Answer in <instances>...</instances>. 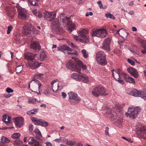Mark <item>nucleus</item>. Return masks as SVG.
I'll use <instances>...</instances> for the list:
<instances>
[{
	"label": "nucleus",
	"mask_w": 146,
	"mask_h": 146,
	"mask_svg": "<svg viewBox=\"0 0 146 146\" xmlns=\"http://www.w3.org/2000/svg\"><path fill=\"white\" fill-rule=\"evenodd\" d=\"M31 84L33 88L35 90L36 88L37 87V85L38 86V89H40V87L42 86V84L40 83V82L35 79H33L29 84L28 88H30V84Z\"/></svg>",
	"instance_id": "14"
},
{
	"label": "nucleus",
	"mask_w": 146,
	"mask_h": 146,
	"mask_svg": "<svg viewBox=\"0 0 146 146\" xmlns=\"http://www.w3.org/2000/svg\"><path fill=\"white\" fill-rule=\"evenodd\" d=\"M69 54H74L75 55H77V52L76 51V50H72V52H71L70 53H69Z\"/></svg>",
	"instance_id": "61"
},
{
	"label": "nucleus",
	"mask_w": 146,
	"mask_h": 146,
	"mask_svg": "<svg viewBox=\"0 0 146 146\" xmlns=\"http://www.w3.org/2000/svg\"><path fill=\"white\" fill-rule=\"evenodd\" d=\"M61 94L62 96L64 98H65L66 97V94L65 93L62 92H61Z\"/></svg>",
	"instance_id": "59"
},
{
	"label": "nucleus",
	"mask_w": 146,
	"mask_h": 146,
	"mask_svg": "<svg viewBox=\"0 0 146 146\" xmlns=\"http://www.w3.org/2000/svg\"><path fill=\"white\" fill-rule=\"evenodd\" d=\"M38 108L35 109L27 111V113L28 115L35 114H36L38 111Z\"/></svg>",
	"instance_id": "32"
},
{
	"label": "nucleus",
	"mask_w": 146,
	"mask_h": 146,
	"mask_svg": "<svg viewBox=\"0 0 146 146\" xmlns=\"http://www.w3.org/2000/svg\"><path fill=\"white\" fill-rule=\"evenodd\" d=\"M6 92L8 93H12L13 92V90L9 87H7L6 90Z\"/></svg>",
	"instance_id": "50"
},
{
	"label": "nucleus",
	"mask_w": 146,
	"mask_h": 146,
	"mask_svg": "<svg viewBox=\"0 0 146 146\" xmlns=\"http://www.w3.org/2000/svg\"><path fill=\"white\" fill-rule=\"evenodd\" d=\"M14 40L17 43L19 42L20 40L21 37L18 34L15 36L13 37Z\"/></svg>",
	"instance_id": "38"
},
{
	"label": "nucleus",
	"mask_w": 146,
	"mask_h": 146,
	"mask_svg": "<svg viewBox=\"0 0 146 146\" xmlns=\"http://www.w3.org/2000/svg\"><path fill=\"white\" fill-rule=\"evenodd\" d=\"M37 17L38 18H41L42 17V15L41 13L40 12H39L38 13V14L37 15Z\"/></svg>",
	"instance_id": "63"
},
{
	"label": "nucleus",
	"mask_w": 146,
	"mask_h": 146,
	"mask_svg": "<svg viewBox=\"0 0 146 146\" xmlns=\"http://www.w3.org/2000/svg\"><path fill=\"white\" fill-rule=\"evenodd\" d=\"M80 75L81 74L80 73L79 74L76 73H74L72 74L71 77L72 78L76 80L79 81Z\"/></svg>",
	"instance_id": "31"
},
{
	"label": "nucleus",
	"mask_w": 146,
	"mask_h": 146,
	"mask_svg": "<svg viewBox=\"0 0 146 146\" xmlns=\"http://www.w3.org/2000/svg\"><path fill=\"white\" fill-rule=\"evenodd\" d=\"M112 76L116 80L119 79L121 75H123L124 76L125 74L119 68L115 70H112Z\"/></svg>",
	"instance_id": "15"
},
{
	"label": "nucleus",
	"mask_w": 146,
	"mask_h": 146,
	"mask_svg": "<svg viewBox=\"0 0 146 146\" xmlns=\"http://www.w3.org/2000/svg\"><path fill=\"white\" fill-rule=\"evenodd\" d=\"M33 126L32 125L30 124L29 126V129L30 131H32L33 130Z\"/></svg>",
	"instance_id": "57"
},
{
	"label": "nucleus",
	"mask_w": 146,
	"mask_h": 146,
	"mask_svg": "<svg viewBox=\"0 0 146 146\" xmlns=\"http://www.w3.org/2000/svg\"><path fill=\"white\" fill-rule=\"evenodd\" d=\"M146 131L145 129L143 128H140L139 130H138L137 133L138 134L140 133V137H143V134L145 133H146Z\"/></svg>",
	"instance_id": "34"
},
{
	"label": "nucleus",
	"mask_w": 146,
	"mask_h": 146,
	"mask_svg": "<svg viewBox=\"0 0 146 146\" xmlns=\"http://www.w3.org/2000/svg\"><path fill=\"white\" fill-rule=\"evenodd\" d=\"M32 146H42V145L38 141H37Z\"/></svg>",
	"instance_id": "53"
},
{
	"label": "nucleus",
	"mask_w": 146,
	"mask_h": 146,
	"mask_svg": "<svg viewBox=\"0 0 146 146\" xmlns=\"http://www.w3.org/2000/svg\"><path fill=\"white\" fill-rule=\"evenodd\" d=\"M13 29V27L11 26H9L8 27L7 31V34H9L10 33L11 31Z\"/></svg>",
	"instance_id": "52"
},
{
	"label": "nucleus",
	"mask_w": 146,
	"mask_h": 146,
	"mask_svg": "<svg viewBox=\"0 0 146 146\" xmlns=\"http://www.w3.org/2000/svg\"><path fill=\"white\" fill-rule=\"evenodd\" d=\"M23 66L21 65L19 66H18L16 68V71L17 73H19L21 72L23 70Z\"/></svg>",
	"instance_id": "41"
},
{
	"label": "nucleus",
	"mask_w": 146,
	"mask_h": 146,
	"mask_svg": "<svg viewBox=\"0 0 146 146\" xmlns=\"http://www.w3.org/2000/svg\"><path fill=\"white\" fill-rule=\"evenodd\" d=\"M105 16L108 18L111 19H115V17L112 14L110 13H107L105 14Z\"/></svg>",
	"instance_id": "43"
},
{
	"label": "nucleus",
	"mask_w": 146,
	"mask_h": 146,
	"mask_svg": "<svg viewBox=\"0 0 146 146\" xmlns=\"http://www.w3.org/2000/svg\"><path fill=\"white\" fill-rule=\"evenodd\" d=\"M40 125L42 127H47L48 125V123L44 120L41 119Z\"/></svg>",
	"instance_id": "37"
},
{
	"label": "nucleus",
	"mask_w": 146,
	"mask_h": 146,
	"mask_svg": "<svg viewBox=\"0 0 146 146\" xmlns=\"http://www.w3.org/2000/svg\"><path fill=\"white\" fill-rule=\"evenodd\" d=\"M57 81H58L57 79L53 80L50 84V86L48 87L46 90H44V93L46 95H49L51 93L52 90L54 92H56L57 91V90H55V89H54L53 87V84Z\"/></svg>",
	"instance_id": "16"
},
{
	"label": "nucleus",
	"mask_w": 146,
	"mask_h": 146,
	"mask_svg": "<svg viewBox=\"0 0 146 146\" xmlns=\"http://www.w3.org/2000/svg\"><path fill=\"white\" fill-rule=\"evenodd\" d=\"M139 97H140L141 98L146 100V93L144 92H140L139 96Z\"/></svg>",
	"instance_id": "40"
},
{
	"label": "nucleus",
	"mask_w": 146,
	"mask_h": 146,
	"mask_svg": "<svg viewBox=\"0 0 146 146\" xmlns=\"http://www.w3.org/2000/svg\"><path fill=\"white\" fill-rule=\"evenodd\" d=\"M127 71L135 78H137L139 76L138 72L135 69L132 67L129 68L127 69Z\"/></svg>",
	"instance_id": "19"
},
{
	"label": "nucleus",
	"mask_w": 146,
	"mask_h": 146,
	"mask_svg": "<svg viewBox=\"0 0 146 146\" xmlns=\"http://www.w3.org/2000/svg\"><path fill=\"white\" fill-rule=\"evenodd\" d=\"M60 19L62 20L63 23L64 24L66 23V21H67L68 30L70 32H72L74 29L75 26L74 24L72 23V22L70 21V17H66L65 15L63 13H60Z\"/></svg>",
	"instance_id": "6"
},
{
	"label": "nucleus",
	"mask_w": 146,
	"mask_h": 146,
	"mask_svg": "<svg viewBox=\"0 0 146 146\" xmlns=\"http://www.w3.org/2000/svg\"><path fill=\"white\" fill-rule=\"evenodd\" d=\"M11 10L10 6H7L5 8V10L7 12V14H8V15L11 18H12L14 17V14L13 13H12L10 11Z\"/></svg>",
	"instance_id": "28"
},
{
	"label": "nucleus",
	"mask_w": 146,
	"mask_h": 146,
	"mask_svg": "<svg viewBox=\"0 0 146 146\" xmlns=\"http://www.w3.org/2000/svg\"><path fill=\"white\" fill-rule=\"evenodd\" d=\"M51 26L54 32L59 35L64 33V31L60 26V23L58 20L56 19L52 23Z\"/></svg>",
	"instance_id": "8"
},
{
	"label": "nucleus",
	"mask_w": 146,
	"mask_h": 146,
	"mask_svg": "<svg viewBox=\"0 0 146 146\" xmlns=\"http://www.w3.org/2000/svg\"><path fill=\"white\" fill-rule=\"evenodd\" d=\"M81 74L79 78V81H81L86 83L88 81V78L85 74H82L81 73H79Z\"/></svg>",
	"instance_id": "23"
},
{
	"label": "nucleus",
	"mask_w": 146,
	"mask_h": 146,
	"mask_svg": "<svg viewBox=\"0 0 146 146\" xmlns=\"http://www.w3.org/2000/svg\"><path fill=\"white\" fill-rule=\"evenodd\" d=\"M2 120L6 124H8L9 123H10L11 118L9 116H7L6 115H4L3 116Z\"/></svg>",
	"instance_id": "26"
},
{
	"label": "nucleus",
	"mask_w": 146,
	"mask_h": 146,
	"mask_svg": "<svg viewBox=\"0 0 146 146\" xmlns=\"http://www.w3.org/2000/svg\"><path fill=\"white\" fill-rule=\"evenodd\" d=\"M46 54L44 51H41L40 54L37 57L38 60L40 61H44V59L46 57Z\"/></svg>",
	"instance_id": "24"
},
{
	"label": "nucleus",
	"mask_w": 146,
	"mask_h": 146,
	"mask_svg": "<svg viewBox=\"0 0 146 146\" xmlns=\"http://www.w3.org/2000/svg\"><path fill=\"white\" fill-rule=\"evenodd\" d=\"M31 120L35 125H40L41 119H38L35 117H32Z\"/></svg>",
	"instance_id": "30"
},
{
	"label": "nucleus",
	"mask_w": 146,
	"mask_h": 146,
	"mask_svg": "<svg viewBox=\"0 0 146 146\" xmlns=\"http://www.w3.org/2000/svg\"><path fill=\"white\" fill-rule=\"evenodd\" d=\"M36 54L30 52H27L24 55L25 58L28 60V64L32 69H36L39 66V63L35 59Z\"/></svg>",
	"instance_id": "2"
},
{
	"label": "nucleus",
	"mask_w": 146,
	"mask_h": 146,
	"mask_svg": "<svg viewBox=\"0 0 146 146\" xmlns=\"http://www.w3.org/2000/svg\"><path fill=\"white\" fill-rule=\"evenodd\" d=\"M44 18L45 19L50 21H52L56 18V13L54 11L51 12L46 11L44 13Z\"/></svg>",
	"instance_id": "11"
},
{
	"label": "nucleus",
	"mask_w": 146,
	"mask_h": 146,
	"mask_svg": "<svg viewBox=\"0 0 146 146\" xmlns=\"http://www.w3.org/2000/svg\"><path fill=\"white\" fill-rule=\"evenodd\" d=\"M91 34L93 37L97 36L100 38H105L107 35L106 31L104 29L95 31L92 30Z\"/></svg>",
	"instance_id": "9"
},
{
	"label": "nucleus",
	"mask_w": 146,
	"mask_h": 146,
	"mask_svg": "<svg viewBox=\"0 0 146 146\" xmlns=\"http://www.w3.org/2000/svg\"><path fill=\"white\" fill-rule=\"evenodd\" d=\"M36 102V100L35 98L29 99L28 101V103L30 104H34Z\"/></svg>",
	"instance_id": "46"
},
{
	"label": "nucleus",
	"mask_w": 146,
	"mask_h": 146,
	"mask_svg": "<svg viewBox=\"0 0 146 146\" xmlns=\"http://www.w3.org/2000/svg\"><path fill=\"white\" fill-rule=\"evenodd\" d=\"M93 15V13L92 12H90L89 13L87 12L86 14V16L87 17L89 16V15L92 16Z\"/></svg>",
	"instance_id": "62"
},
{
	"label": "nucleus",
	"mask_w": 146,
	"mask_h": 146,
	"mask_svg": "<svg viewBox=\"0 0 146 146\" xmlns=\"http://www.w3.org/2000/svg\"><path fill=\"white\" fill-rule=\"evenodd\" d=\"M1 140L4 144L10 141V140L8 138L4 136L1 137Z\"/></svg>",
	"instance_id": "35"
},
{
	"label": "nucleus",
	"mask_w": 146,
	"mask_h": 146,
	"mask_svg": "<svg viewBox=\"0 0 146 146\" xmlns=\"http://www.w3.org/2000/svg\"><path fill=\"white\" fill-rule=\"evenodd\" d=\"M40 106L41 107L43 108H45L46 107V105L44 104H42L40 105Z\"/></svg>",
	"instance_id": "64"
},
{
	"label": "nucleus",
	"mask_w": 146,
	"mask_h": 146,
	"mask_svg": "<svg viewBox=\"0 0 146 146\" xmlns=\"http://www.w3.org/2000/svg\"><path fill=\"white\" fill-rule=\"evenodd\" d=\"M31 48L35 50H38L40 49V47L38 42L33 41L31 43Z\"/></svg>",
	"instance_id": "21"
},
{
	"label": "nucleus",
	"mask_w": 146,
	"mask_h": 146,
	"mask_svg": "<svg viewBox=\"0 0 146 146\" xmlns=\"http://www.w3.org/2000/svg\"><path fill=\"white\" fill-rule=\"evenodd\" d=\"M37 140L35 139V138H34L32 137H30L28 139V143L30 145L32 146L36 142Z\"/></svg>",
	"instance_id": "29"
},
{
	"label": "nucleus",
	"mask_w": 146,
	"mask_h": 146,
	"mask_svg": "<svg viewBox=\"0 0 146 146\" xmlns=\"http://www.w3.org/2000/svg\"><path fill=\"white\" fill-rule=\"evenodd\" d=\"M115 108L116 109H118L119 110H120L122 109V106L120 104H117L115 105Z\"/></svg>",
	"instance_id": "51"
},
{
	"label": "nucleus",
	"mask_w": 146,
	"mask_h": 146,
	"mask_svg": "<svg viewBox=\"0 0 146 146\" xmlns=\"http://www.w3.org/2000/svg\"><path fill=\"white\" fill-rule=\"evenodd\" d=\"M116 121H117V122L119 124H121L123 122V119L122 118H119L118 119H117Z\"/></svg>",
	"instance_id": "58"
},
{
	"label": "nucleus",
	"mask_w": 146,
	"mask_h": 146,
	"mask_svg": "<svg viewBox=\"0 0 146 146\" xmlns=\"http://www.w3.org/2000/svg\"><path fill=\"white\" fill-rule=\"evenodd\" d=\"M67 46L66 45H62L58 47V50L61 51H63L64 50H66Z\"/></svg>",
	"instance_id": "36"
},
{
	"label": "nucleus",
	"mask_w": 146,
	"mask_h": 146,
	"mask_svg": "<svg viewBox=\"0 0 146 146\" xmlns=\"http://www.w3.org/2000/svg\"><path fill=\"white\" fill-rule=\"evenodd\" d=\"M88 32L87 29H83L79 31V36H74V38L76 40L83 43L88 42L89 41V36H86L85 34Z\"/></svg>",
	"instance_id": "3"
},
{
	"label": "nucleus",
	"mask_w": 146,
	"mask_h": 146,
	"mask_svg": "<svg viewBox=\"0 0 146 146\" xmlns=\"http://www.w3.org/2000/svg\"><path fill=\"white\" fill-rule=\"evenodd\" d=\"M110 42L111 39L110 38H106L103 43L102 48L103 49L109 51Z\"/></svg>",
	"instance_id": "17"
},
{
	"label": "nucleus",
	"mask_w": 146,
	"mask_h": 146,
	"mask_svg": "<svg viewBox=\"0 0 146 146\" xmlns=\"http://www.w3.org/2000/svg\"><path fill=\"white\" fill-rule=\"evenodd\" d=\"M116 81L122 84H124V82L123 80L121 79V77L119 78L118 79L116 80Z\"/></svg>",
	"instance_id": "56"
},
{
	"label": "nucleus",
	"mask_w": 146,
	"mask_h": 146,
	"mask_svg": "<svg viewBox=\"0 0 146 146\" xmlns=\"http://www.w3.org/2000/svg\"><path fill=\"white\" fill-rule=\"evenodd\" d=\"M124 77L125 80L126 82L135 84V81L133 78L129 76V75H126L125 74H124Z\"/></svg>",
	"instance_id": "20"
},
{
	"label": "nucleus",
	"mask_w": 146,
	"mask_h": 146,
	"mask_svg": "<svg viewBox=\"0 0 146 146\" xmlns=\"http://www.w3.org/2000/svg\"><path fill=\"white\" fill-rule=\"evenodd\" d=\"M58 82V83L57 86L58 88L56 89L57 90V91L58 89L59 90H61L64 86V84L61 81H59Z\"/></svg>",
	"instance_id": "39"
},
{
	"label": "nucleus",
	"mask_w": 146,
	"mask_h": 146,
	"mask_svg": "<svg viewBox=\"0 0 146 146\" xmlns=\"http://www.w3.org/2000/svg\"><path fill=\"white\" fill-rule=\"evenodd\" d=\"M33 26L31 25H28L25 26L23 27V33L26 35L32 34L33 33Z\"/></svg>",
	"instance_id": "12"
},
{
	"label": "nucleus",
	"mask_w": 146,
	"mask_h": 146,
	"mask_svg": "<svg viewBox=\"0 0 146 146\" xmlns=\"http://www.w3.org/2000/svg\"><path fill=\"white\" fill-rule=\"evenodd\" d=\"M141 110L140 108L137 107L135 108H129L128 109L129 113H125V115L126 117H129L133 119L135 118L137 115L138 113Z\"/></svg>",
	"instance_id": "7"
},
{
	"label": "nucleus",
	"mask_w": 146,
	"mask_h": 146,
	"mask_svg": "<svg viewBox=\"0 0 146 146\" xmlns=\"http://www.w3.org/2000/svg\"><path fill=\"white\" fill-rule=\"evenodd\" d=\"M33 13L36 16L37 14V10L35 9L32 11Z\"/></svg>",
	"instance_id": "60"
},
{
	"label": "nucleus",
	"mask_w": 146,
	"mask_h": 146,
	"mask_svg": "<svg viewBox=\"0 0 146 146\" xmlns=\"http://www.w3.org/2000/svg\"><path fill=\"white\" fill-rule=\"evenodd\" d=\"M109 128L108 127H107L106 128V130L105 131V135H107L108 136H109Z\"/></svg>",
	"instance_id": "55"
},
{
	"label": "nucleus",
	"mask_w": 146,
	"mask_h": 146,
	"mask_svg": "<svg viewBox=\"0 0 146 146\" xmlns=\"http://www.w3.org/2000/svg\"><path fill=\"white\" fill-rule=\"evenodd\" d=\"M13 144L15 146H22L23 142L20 140L17 139L14 141Z\"/></svg>",
	"instance_id": "33"
},
{
	"label": "nucleus",
	"mask_w": 146,
	"mask_h": 146,
	"mask_svg": "<svg viewBox=\"0 0 146 146\" xmlns=\"http://www.w3.org/2000/svg\"><path fill=\"white\" fill-rule=\"evenodd\" d=\"M116 33L123 38H124L125 37H126L127 34L126 31L123 29H121L117 31Z\"/></svg>",
	"instance_id": "22"
},
{
	"label": "nucleus",
	"mask_w": 146,
	"mask_h": 146,
	"mask_svg": "<svg viewBox=\"0 0 146 146\" xmlns=\"http://www.w3.org/2000/svg\"><path fill=\"white\" fill-rule=\"evenodd\" d=\"M121 138L126 140L128 142L132 143V141L131 140V139L129 138H127L124 137H121Z\"/></svg>",
	"instance_id": "49"
},
{
	"label": "nucleus",
	"mask_w": 146,
	"mask_h": 146,
	"mask_svg": "<svg viewBox=\"0 0 146 146\" xmlns=\"http://www.w3.org/2000/svg\"><path fill=\"white\" fill-rule=\"evenodd\" d=\"M34 132L35 133L36 137L39 140H41V139L42 137V135L39 129L38 128H36L34 129Z\"/></svg>",
	"instance_id": "25"
},
{
	"label": "nucleus",
	"mask_w": 146,
	"mask_h": 146,
	"mask_svg": "<svg viewBox=\"0 0 146 146\" xmlns=\"http://www.w3.org/2000/svg\"><path fill=\"white\" fill-rule=\"evenodd\" d=\"M127 61L130 64H131V65H132L133 66L135 65V63L132 60L129 59H127Z\"/></svg>",
	"instance_id": "54"
},
{
	"label": "nucleus",
	"mask_w": 146,
	"mask_h": 146,
	"mask_svg": "<svg viewBox=\"0 0 146 146\" xmlns=\"http://www.w3.org/2000/svg\"><path fill=\"white\" fill-rule=\"evenodd\" d=\"M81 52L82 54L83 57L84 58H86L88 57V55L85 49H83L82 50Z\"/></svg>",
	"instance_id": "45"
},
{
	"label": "nucleus",
	"mask_w": 146,
	"mask_h": 146,
	"mask_svg": "<svg viewBox=\"0 0 146 146\" xmlns=\"http://www.w3.org/2000/svg\"><path fill=\"white\" fill-rule=\"evenodd\" d=\"M68 94L70 100V102L71 104H77L80 100V98L78 97L77 94L75 93L71 92Z\"/></svg>",
	"instance_id": "10"
},
{
	"label": "nucleus",
	"mask_w": 146,
	"mask_h": 146,
	"mask_svg": "<svg viewBox=\"0 0 146 146\" xmlns=\"http://www.w3.org/2000/svg\"><path fill=\"white\" fill-rule=\"evenodd\" d=\"M96 59L98 64L104 66L107 64L106 54L103 51L98 52L96 54Z\"/></svg>",
	"instance_id": "5"
},
{
	"label": "nucleus",
	"mask_w": 146,
	"mask_h": 146,
	"mask_svg": "<svg viewBox=\"0 0 146 146\" xmlns=\"http://www.w3.org/2000/svg\"><path fill=\"white\" fill-rule=\"evenodd\" d=\"M30 3V4L33 6L37 5V3H36L35 1H32V0H27Z\"/></svg>",
	"instance_id": "48"
},
{
	"label": "nucleus",
	"mask_w": 146,
	"mask_h": 146,
	"mask_svg": "<svg viewBox=\"0 0 146 146\" xmlns=\"http://www.w3.org/2000/svg\"><path fill=\"white\" fill-rule=\"evenodd\" d=\"M140 92L135 89H134L130 91L129 94L134 96L139 97V96Z\"/></svg>",
	"instance_id": "27"
},
{
	"label": "nucleus",
	"mask_w": 146,
	"mask_h": 146,
	"mask_svg": "<svg viewBox=\"0 0 146 146\" xmlns=\"http://www.w3.org/2000/svg\"><path fill=\"white\" fill-rule=\"evenodd\" d=\"M20 135L21 134L19 133H15L12 135L11 137L13 139H18L20 137Z\"/></svg>",
	"instance_id": "42"
},
{
	"label": "nucleus",
	"mask_w": 146,
	"mask_h": 146,
	"mask_svg": "<svg viewBox=\"0 0 146 146\" xmlns=\"http://www.w3.org/2000/svg\"><path fill=\"white\" fill-rule=\"evenodd\" d=\"M19 17L21 19H25L27 17V11L24 9L19 7L17 9Z\"/></svg>",
	"instance_id": "13"
},
{
	"label": "nucleus",
	"mask_w": 146,
	"mask_h": 146,
	"mask_svg": "<svg viewBox=\"0 0 146 146\" xmlns=\"http://www.w3.org/2000/svg\"><path fill=\"white\" fill-rule=\"evenodd\" d=\"M92 94L94 96L98 97L100 96H105L108 95L106 90L102 86H97L94 88L92 91Z\"/></svg>",
	"instance_id": "4"
},
{
	"label": "nucleus",
	"mask_w": 146,
	"mask_h": 146,
	"mask_svg": "<svg viewBox=\"0 0 146 146\" xmlns=\"http://www.w3.org/2000/svg\"><path fill=\"white\" fill-rule=\"evenodd\" d=\"M76 143V142L74 141H67L66 143V144L72 146L75 144Z\"/></svg>",
	"instance_id": "47"
},
{
	"label": "nucleus",
	"mask_w": 146,
	"mask_h": 146,
	"mask_svg": "<svg viewBox=\"0 0 146 146\" xmlns=\"http://www.w3.org/2000/svg\"><path fill=\"white\" fill-rule=\"evenodd\" d=\"M43 74L42 73H37L35 74L33 78V79H35L36 80V79H39V78H40L42 77V76H43Z\"/></svg>",
	"instance_id": "44"
},
{
	"label": "nucleus",
	"mask_w": 146,
	"mask_h": 146,
	"mask_svg": "<svg viewBox=\"0 0 146 146\" xmlns=\"http://www.w3.org/2000/svg\"><path fill=\"white\" fill-rule=\"evenodd\" d=\"M72 58L74 59V61L69 60L66 64V66L70 70L72 71L80 72L81 68L82 70H86L87 69V66L86 65H84L80 60L77 58H74L72 57Z\"/></svg>",
	"instance_id": "1"
},
{
	"label": "nucleus",
	"mask_w": 146,
	"mask_h": 146,
	"mask_svg": "<svg viewBox=\"0 0 146 146\" xmlns=\"http://www.w3.org/2000/svg\"><path fill=\"white\" fill-rule=\"evenodd\" d=\"M14 122L17 127H21L24 124V119L22 117H17L14 119Z\"/></svg>",
	"instance_id": "18"
}]
</instances>
